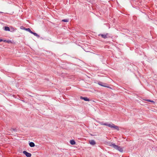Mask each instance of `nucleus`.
Masks as SVG:
<instances>
[{
    "label": "nucleus",
    "instance_id": "f257e3e1",
    "mask_svg": "<svg viewBox=\"0 0 157 157\" xmlns=\"http://www.w3.org/2000/svg\"><path fill=\"white\" fill-rule=\"evenodd\" d=\"M109 146L114 148V149L119 151L121 152H122L123 151V149L120 146H118L117 145L114 144H109Z\"/></svg>",
    "mask_w": 157,
    "mask_h": 157
},
{
    "label": "nucleus",
    "instance_id": "f03ea898",
    "mask_svg": "<svg viewBox=\"0 0 157 157\" xmlns=\"http://www.w3.org/2000/svg\"><path fill=\"white\" fill-rule=\"evenodd\" d=\"M108 126L111 128H113L114 129H116L118 131L119 130L118 127L117 126L115 125L112 123L109 124Z\"/></svg>",
    "mask_w": 157,
    "mask_h": 157
},
{
    "label": "nucleus",
    "instance_id": "7ed1b4c3",
    "mask_svg": "<svg viewBox=\"0 0 157 157\" xmlns=\"http://www.w3.org/2000/svg\"><path fill=\"white\" fill-rule=\"evenodd\" d=\"M23 153L25 154L27 157H31V154L30 153L26 152V151H23Z\"/></svg>",
    "mask_w": 157,
    "mask_h": 157
},
{
    "label": "nucleus",
    "instance_id": "20e7f679",
    "mask_svg": "<svg viewBox=\"0 0 157 157\" xmlns=\"http://www.w3.org/2000/svg\"><path fill=\"white\" fill-rule=\"evenodd\" d=\"M108 35V34L107 33L106 34H100L99 35H98L99 36H101V37L102 38H103L104 39H105L107 38V35Z\"/></svg>",
    "mask_w": 157,
    "mask_h": 157
},
{
    "label": "nucleus",
    "instance_id": "39448f33",
    "mask_svg": "<svg viewBox=\"0 0 157 157\" xmlns=\"http://www.w3.org/2000/svg\"><path fill=\"white\" fill-rule=\"evenodd\" d=\"M98 84L103 86L105 87L108 88L109 87L108 86H107L106 85V84L103 83L101 82H100L98 83Z\"/></svg>",
    "mask_w": 157,
    "mask_h": 157
},
{
    "label": "nucleus",
    "instance_id": "423d86ee",
    "mask_svg": "<svg viewBox=\"0 0 157 157\" xmlns=\"http://www.w3.org/2000/svg\"><path fill=\"white\" fill-rule=\"evenodd\" d=\"M89 143L90 144H91L92 145H94L96 144V143H95V141L94 140H93L90 141Z\"/></svg>",
    "mask_w": 157,
    "mask_h": 157
},
{
    "label": "nucleus",
    "instance_id": "0eeeda50",
    "mask_svg": "<svg viewBox=\"0 0 157 157\" xmlns=\"http://www.w3.org/2000/svg\"><path fill=\"white\" fill-rule=\"evenodd\" d=\"M81 98L85 101H89V99L87 97H81Z\"/></svg>",
    "mask_w": 157,
    "mask_h": 157
},
{
    "label": "nucleus",
    "instance_id": "6e6552de",
    "mask_svg": "<svg viewBox=\"0 0 157 157\" xmlns=\"http://www.w3.org/2000/svg\"><path fill=\"white\" fill-rule=\"evenodd\" d=\"M4 30L6 31H10V28L8 26H5L4 27Z\"/></svg>",
    "mask_w": 157,
    "mask_h": 157
},
{
    "label": "nucleus",
    "instance_id": "1a4fd4ad",
    "mask_svg": "<svg viewBox=\"0 0 157 157\" xmlns=\"http://www.w3.org/2000/svg\"><path fill=\"white\" fill-rule=\"evenodd\" d=\"M29 146L31 147H34L35 146V144H34L32 142H30L29 144Z\"/></svg>",
    "mask_w": 157,
    "mask_h": 157
},
{
    "label": "nucleus",
    "instance_id": "9d476101",
    "mask_svg": "<svg viewBox=\"0 0 157 157\" xmlns=\"http://www.w3.org/2000/svg\"><path fill=\"white\" fill-rule=\"evenodd\" d=\"M70 143L72 145H74L75 144V142L73 140H71L70 141Z\"/></svg>",
    "mask_w": 157,
    "mask_h": 157
},
{
    "label": "nucleus",
    "instance_id": "9b49d317",
    "mask_svg": "<svg viewBox=\"0 0 157 157\" xmlns=\"http://www.w3.org/2000/svg\"><path fill=\"white\" fill-rule=\"evenodd\" d=\"M3 41L7 43H9V44L12 43V42L10 40H3Z\"/></svg>",
    "mask_w": 157,
    "mask_h": 157
},
{
    "label": "nucleus",
    "instance_id": "f8f14e48",
    "mask_svg": "<svg viewBox=\"0 0 157 157\" xmlns=\"http://www.w3.org/2000/svg\"><path fill=\"white\" fill-rule=\"evenodd\" d=\"M25 29L27 31H29V32H30V33H32V31L29 28H27V29Z\"/></svg>",
    "mask_w": 157,
    "mask_h": 157
},
{
    "label": "nucleus",
    "instance_id": "ddd939ff",
    "mask_svg": "<svg viewBox=\"0 0 157 157\" xmlns=\"http://www.w3.org/2000/svg\"><path fill=\"white\" fill-rule=\"evenodd\" d=\"M32 34H33V35H34L35 36L37 37H39V36L36 33H34V32H32Z\"/></svg>",
    "mask_w": 157,
    "mask_h": 157
},
{
    "label": "nucleus",
    "instance_id": "4468645a",
    "mask_svg": "<svg viewBox=\"0 0 157 157\" xmlns=\"http://www.w3.org/2000/svg\"><path fill=\"white\" fill-rule=\"evenodd\" d=\"M68 19H63L62 20V21L65 22H67L68 21Z\"/></svg>",
    "mask_w": 157,
    "mask_h": 157
},
{
    "label": "nucleus",
    "instance_id": "2eb2a0df",
    "mask_svg": "<svg viewBox=\"0 0 157 157\" xmlns=\"http://www.w3.org/2000/svg\"><path fill=\"white\" fill-rule=\"evenodd\" d=\"M146 101H149V102H153V103H154V102L153 101H151V100H145Z\"/></svg>",
    "mask_w": 157,
    "mask_h": 157
},
{
    "label": "nucleus",
    "instance_id": "dca6fc26",
    "mask_svg": "<svg viewBox=\"0 0 157 157\" xmlns=\"http://www.w3.org/2000/svg\"><path fill=\"white\" fill-rule=\"evenodd\" d=\"M108 124H109L104 123V124H101L103 125L107 126H108Z\"/></svg>",
    "mask_w": 157,
    "mask_h": 157
},
{
    "label": "nucleus",
    "instance_id": "f3484780",
    "mask_svg": "<svg viewBox=\"0 0 157 157\" xmlns=\"http://www.w3.org/2000/svg\"><path fill=\"white\" fill-rule=\"evenodd\" d=\"M15 129H13V128H11V129H10V131H12V130L15 131Z\"/></svg>",
    "mask_w": 157,
    "mask_h": 157
},
{
    "label": "nucleus",
    "instance_id": "a211bd4d",
    "mask_svg": "<svg viewBox=\"0 0 157 157\" xmlns=\"http://www.w3.org/2000/svg\"><path fill=\"white\" fill-rule=\"evenodd\" d=\"M3 41V40L2 39H0V42L2 41Z\"/></svg>",
    "mask_w": 157,
    "mask_h": 157
}]
</instances>
